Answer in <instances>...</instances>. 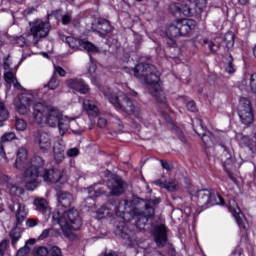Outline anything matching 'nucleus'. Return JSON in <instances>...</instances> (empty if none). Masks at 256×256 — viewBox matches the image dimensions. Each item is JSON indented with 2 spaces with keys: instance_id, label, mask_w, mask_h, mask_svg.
Wrapping results in <instances>:
<instances>
[{
  "instance_id": "f257e3e1",
  "label": "nucleus",
  "mask_w": 256,
  "mask_h": 256,
  "mask_svg": "<svg viewBox=\"0 0 256 256\" xmlns=\"http://www.w3.org/2000/svg\"><path fill=\"white\" fill-rule=\"evenodd\" d=\"M33 117L37 125H41L44 121L49 127H58L59 131L65 133L67 124L63 122V113L53 105H45L38 102L34 105Z\"/></svg>"
},
{
  "instance_id": "f03ea898",
  "label": "nucleus",
  "mask_w": 256,
  "mask_h": 256,
  "mask_svg": "<svg viewBox=\"0 0 256 256\" xmlns=\"http://www.w3.org/2000/svg\"><path fill=\"white\" fill-rule=\"evenodd\" d=\"M52 221L54 225H59L62 233L66 236L67 239H71L73 231H79L83 226V220L81 219V215H79V211L77 209H70L69 211L61 214V212H54L52 215Z\"/></svg>"
},
{
  "instance_id": "7ed1b4c3",
  "label": "nucleus",
  "mask_w": 256,
  "mask_h": 256,
  "mask_svg": "<svg viewBox=\"0 0 256 256\" xmlns=\"http://www.w3.org/2000/svg\"><path fill=\"white\" fill-rule=\"evenodd\" d=\"M134 75L140 81L147 83L151 95H161L163 88L161 87V78L157 72V68L151 64L140 63L136 65Z\"/></svg>"
},
{
  "instance_id": "20e7f679",
  "label": "nucleus",
  "mask_w": 256,
  "mask_h": 256,
  "mask_svg": "<svg viewBox=\"0 0 256 256\" xmlns=\"http://www.w3.org/2000/svg\"><path fill=\"white\" fill-rule=\"evenodd\" d=\"M45 159L41 156H34L31 165L24 171L23 179L27 191H35L39 187V177L43 173Z\"/></svg>"
},
{
  "instance_id": "39448f33",
  "label": "nucleus",
  "mask_w": 256,
  "mask_h": 256,
  "mask_svg": "<svg viewBox=\"0 0 256 256\" xmlns=\"http://www.w3.org/2000/svg\"><path fill=\"white\" fill-rule=\"evenodd\" d=\"M136 215L135 226L139 231H147L149 229V219L155 217V208L147 205L143 199H138L136 206L133 209Z\"/></svg>"
},
{
  "instance_id": "423d86ee",
  "label": "nucleus",
  "mask_w": 256,
  "mask_h": 256,
  "mask_svg": "<svg viewBox=\"0 0 256 256\" xmlns=\"http://www.w3.org/2000/svg\"><path fill=\"white\" fill-rule=\"evenodd\" d=\"M195 197L196 203L201 209H209L213 205H225V199L220 194H215L208 189L198 190Z\"/></svg>"
},
{
  "instance_id": "0eeeda50",
  "label": "nucleus",
  "mask_w": 256,
  "mask_h": 256,
  "mask_svg": "<svg viewBox=\"0 0 256 256\" xmlns=\"http://www.w3.org/2000/svg\"><path fill=\"white\" fill-rule=\"evenodd\" d=\"M169 9L173 15H184V17H194V15H201L203 12L197 11V6L187 0L181 2L171 3Z\"/></svg>"
},
{
  "instance_id": "6e6552de",
  "label": "nucleus",
  "mask_w": 256,
  "mask_h": 256,
  "mask_svg": "<svg viewBox=\"0 0 256 256\" xmlns=\"http://www.w3.org/2000/svg\"><path fill=\"white\" fill-rule=\"evenodd\" d=\"M238 115L243 125H246L247 127H249V125H253V122L255 121V115L253 114V106L251 105V100H249V98H240Z\"/></svg>"
},
{
  "instance_id": "1a4fd4ad",
  "label": "nucleus",
  "mask_w": 256,
  "mask_h": 256,
  "mask_svg": "<svg viewBox=\"0 0 256 256\" xmlns=\"http://www.w3.org/2000/svg\"><path fill=\"white\" fill-rule=\"evenodd\" d=\"M107 187L110 189V197H121L125 193V181L119 175L112 176L107 181Z\"/></svg>"
},
{
  "instance_id": "9d476101",
  "label": "nucleus",
  "mask_w": 256,
  "mask_h": 256,
  "mask_svg": "<svg viewBox=\"0 0 256 256\" xmlns=\"http://www.w3.org/2000/svg\"><path fill=\"white\" fill-rule=\"evenodd\" d=\"M45 183H67V175L64 171L59 169L51 168L44 170L43 174H40Z\"/></svg>"
},
{
  "instance_id": "9b49d317",
  "label": "nucleus",
  "mask_w": 256,
  "mask_h": 256,
  "mask_svg": "<svg viewBox=\"0 0 256 256\" xmlns=\"http://www.w3.org/2000/svg\"><path fill=\"white\" fill-rule=\"evenodd\" d=\"M29 25L30 32L34 35H37L40 39H43V37H47V35H49V31L51 29L49 23L44 22L41 19H37L33 22H30Z\"/></svg>"
},
{
  "instance_id": "f8f14e48",
  "label": "nucleus",
  "mask_w": 256,
  "mask_h": 256,
  "mask_svg": "<svg viewBox=\"0 0 256 256\" xmlns=\"http://www.w3.org/2000/svg\"><path fill=\"white\" fill-rule=\"evenodd\" d=\"M93 33H98L100 37H107L109 33L113 31V27L111 26V22L105 18H98L91 27Z\"/></svg>"
},
{
  "instance_id": "ddd939ff",
  "label": "nucleus",
  "mask_w": 256,
  "mask_h": 256,
  "mask_svg": "<svg viewBox=\"0 0 256 256\" xmlns=\"http://www.w3.org/2000/svg\"><path fill=\"white\" fill-rule=\"evenodd\" d=\"M34 143L38 145L41 153H48L49 149H51V137L47 132H36L34 136Z\"/></svg>"
},
{
  "instance_id": "4468645a",
  "label": "nucleus",
  "mask_w": 256,
  "mask_h": 256,
  "mask_svg": "<svg viewBox=\"0 0 256 256\" xmlns=\"http://www.w3.org/2000/svg\"><path fill=\"white\" fill-rule=\"evenodd\" d=\"M116 235L123 239L126 245H133L135 241H137V236L135 235V231L131 230L127 224H123L118 226L116 229Z\"/></svg>"
},
{
  "instance_id": "2eb2a0df",
  "label": "nucleus",
  "mask_w": 256,
  "mask_h": 256,
  "mask_svg": "<svg viewBox=\"0 0 256 256\" xmlns=\"http://www.w3.org/2000/svg\"><path fill=\"white\" fill-rule=\"evenodd\" d=\"M157 247H165L167 245V226L165 224L156 225L152 230Z\"/></svg>"
},
{
  "instance_id": "dca6fc26",
  "label": "nucleus",
  "mask_w": 256,
  "mask_h": 256,
  "mask_svg": "<svg viewBox=\"0 0 256 256\" xmlns=\"http://www.w3.org/2000/svg\"><path fill=\"white\" fill-rule=\"evenodd\" d=\"M66 87L72 89L73 91H78L81 95H87L89 93L90 88L85 83V81L81 78H69L65 81Z\"/></svg>"
},
{
  "instance_id": "f3484780",
  "label": "nucleus",
  "mask_w": 256,
  "mask_h": 256,
  "mask_svg": "<svg viewBox=\"0 0 256 256\" xmlns=\"http://www.w3.org/2000/svg\"><path fill=\"white\" fill-rule=\"evenodd\" d=\"M108 101L113 107L121 109V111L129 112V110L135 107L133 101L129 97H123L122 100H120L119 97H109Z\"/></svg>"
},
{
  "instance_id": "a211bd4d",
  "label": "nucleus",
  "mask_w": 256,
  "mask_h": 256,
  "mask_svg": "<svg viewBox=\"0 0 256 256\" xmlns=\"http://www.w3.org/2000/svg\"><path fill=\"white\" fill-rule=\"evenodd\" d=\"M224 170L227 173L229 179L233 181V183H237V178L235 177V174L233 173L234 171H237L241 167V164L235 160V157L231 156L227 158L224 161Z\"/></svg>"
},
{
  "instance_id": "6ab92c4d",
  "label": "nucleus",
  "mask_w": 256,
  "mask_h": 256,
  "mask_svg": "<svg viewBox=\"0 0 256 256\" xmlns=\"http://www.w3.org/2000/svg\"><path fill=\"white\" fill-rule=\"evenodd\" d=\"M31 98L29 97H16L14 98V105L17 113L20 115H26L31 106Z\"/></svg>"
},
{
  "instance_id": "aec40b11",
  "label": "nucleus",
  "mask_w": 256,
  "mask_h": 256,
  "mask_svg": "<svg viewBox=\"0 0 256 256\" xmlns=\"http://www.w3.org/2000/svg\"><path fill=\"white\" fill-rule=\"evenodd\" d=\"M2 181L6 183V189L10 195L13 197H19V195H23L25 193V190L15 184H13V181L11 180V177L7 175L1 176Z\"/></svg>"
},
{
  "instance_id": "412c9836",
  "label": "nucleus",
  "mask_w": 256,
  "mask_h": 256,
  "mask_svg": "<svg viewBox=\"0 0 256 256\" xmlns=\"http://www.w3.org/2000/svg\"><path fill=\"white\" fill-rule=\"evenodd\" d=\"M178 23V29L180 31V37L189 35L192 29H195V21L191 19H180L176 21Z\"/></svg>"
},
{
  "instance_id": "4be33fe9",
  "label": "nucleus",
  "mask_w": 256,
  "mask_h": 256,
  "mask_svg": "<svg viewBox=\"0 0 256 256\" xmlns=\"http://www.w3.org/2000/svg\"><path fill=\"white\" fill-rule=\"evenodd\" d=\"M57 200L60 207H63L64 209H69V207H71V205L73 204L74 198L73 194L69 192L58 191Z\"/></svg>"
},
{
  "instance_id": "5701e85b",
  "label": "nucleus",
  "mask_w": 256,
  "mask_h": 256,
  "mask_svg": "<svg viewBox=\"0 0 256 256\" xmlns=\"http://www.w3.org/2000/svg\"><path fill=\"white\" fill-rule=\"evenodd\" d=\"M82 107L89 117H99V108L95 101L86 98L83 100Z\"/></svg>"
},
{
  "instance_id": "b1692460",
  "label": "nucleus",
  "mask_w": 256,
  "mask_h": 256,
  "mask_svg": "<svg viewBox=\"0 0 256 256\" xmlns=\"http://www.w3.org/2000/svg\"><path fill=\"white\" fill-rule=\"evenodd\" d=\"M232 215L236 219V223L240 229H243L244 235H247V231L249 230V223L247 222V218H245V214L242 213L240 209L232 210Z\"/></svg>"
},
{
  "instance_id": "393cba45",
  "label": "nucleus",
  "mask_w": 256,
  "mask_h": 256,
  "mask_svg": "<svg viewBox=\"0 0 256 256\" xmlns=\"http://www.w3.org/2000/svg\"><path fill=\"white\" fill-rule=\"evenodd\" d=\"M25 165H27V149L20 148L16 154L14 167L19 171H23V169H25Z\"/></svg>"
},
{
  "instance_id": "a878e982",
  "label": "nucleus",
  "mask_w": 256,
  "mask_h": 256,
  "mask_svg": "<svg viewBox=\"0 0 256 256\" xmlns=\"http://www.w3.org/2000/svg\"><path fill=\"white\" fill-rule=\"evenodd\" d=\"M23 223L20 222L19 224L17 222L14 223V227L9 233V237L11 239V244L13 247H17V242L19 239H21V235H23Z\"/></svg>"
},
{
  "instance_id": "bb28decb",
  "label": "nucleus",
  "mask_w": 256,
  "mask_h": 256,
  "mask_svg": "<svg viewBox=\"0 0 256 256\" xmlns=\"http://www.w3.org/2000/svg\"><path fill=\"white\" fill-rule=\"evenodd\" d=\"M34 206L36 207V210L39 211V213L44 215V217H49V215H51V208H49V204L47 203L46 199L36 198L34 200Z\"/></svg>"
},
{
  "instance_id": "cd10ccee",
  "label": "nucleus",
  "mask_w": 256,
  "mask_h": 256,
  "mask_svg": "<svg viewBox=\"0 0 256 256\" xmlns=\"http://www.w3.org/2000/svg\"><path fill=\"white\" fill-rule=\"evenodd\" d=\"M53 152L56 163H62L63 159H65V143L63 140L54 144Z\"/></svg>"
},
{
  "instance_id": "c85d7f7f",
  "label": "nucleus",
  "mask_w": 256,
  "mask_h": 256,
  "mask_svg": "<svg viewBox=\"0 0 256 256\" xmlns=\"http://www.w3.org/2000/svg\"><path fill=\"white\" fill-rule=\"evenodd\" d=\"M18 209L16 211V221L18 224L23 223L27 219V211H25V204L17 202Z\"/></svg>"
},
{
  "instance_id": "c756f323",
  "label": "nucleus",
  "mask_w": 256,
  "mask_h": 256,
  "mask_svg": "<svg viewBox=\"0 0 256 256\" xmlns=\"http://www.w3.org/2000/svg\"><path fill=\"white\" fill-rule=\"evenodd\" d=\"M15 89H18V91H22V95H28L30 97H37L39 95H41V92L38 90H27L25 89L23 86H21V83H19V81H15L13 83Z\"/></svg>"
},
{
  "instance_id": "7c9ffc66",
  "label": "nucleus",
  "mask_w": 256,
  "mask_h": 256,
  "mask_svg": "<svg viewBox=\"0 0 256 256\" xmlns=\"http://www.w3.org/2000/svg\"><path fill=\"white\" fill-rule=\"evenodd\" d=\"M166 37H168V39L171 38H175V37H181V32L179 31V25L177 23V21L175 22V24H171L167 31H166Z\"/></svg>"
},
{
  "instance_id": "2f4dec72",
  "label": "nucleus",
  "mask_w": 256,
  "mask_h": 256,
  "mask_svg": "<svg viewBox=\"0 0 256 256\" xmlns=\"http://www.w3.org/2000/svg\"><path fill=\"white\" fill-rule=\"evenodd\" d=\"M89 193L92 195V197L109 196V194H107V190H105V187L99 185H94V187L90 188Z\"/></svg>"
},
{
  "instance_id": "473e14b6",
  "label": "nucleus",
  "mask_w": 256,
  "mask_h": 256,
  "mask_svg": "<svg viewBox=\"0 0 256 256\" xmlns=\"http://www.w3.org/2000/svg\"><path fill=\"white\" fill-rule=\"evenodd\" d=\"M24 37L26 39V45L28 47H31V45H37L39 43V37L37 34H34L33 32H28L24 34Z\"/></svg>"
},
{
  "instance_id": "72a5a7b5",
  "label": "nucleus",
  "mask_w": 256,
  "mask_h": 256,
  "mask_svg": "<svg viewBox=\"0 0 256 256\" xmlns=\"http://www.w3.org/2000/svg\"><path fill=\"white\" fill-rule=\"evenodd\" d=\"M66 43L71 47V49H79L81 47L83 40L77 39L73 36L66 37Z\"/></svg>"
},
{
  "instance_id": "f704fd0d",
  "label": "nucleus",
  "mask_w": 256,
  "mask_h": 256,
  "mask_svg": "<svg viewBox=\"0 0 256 256\" xmlns=\"http://www.w3.org/2000/svg\"><path fill=\"white\" fill-rule=\"evenodd\" d=\"M7 119H9V111L5 108V104L0 102V127H3Z\"/></svg>"
},
{
  "instance_id": "c9c22d12",
  "label": "nucleus",
  "mask_w": 256,
  "mask_h": 256,
  "mask_svg": "<svg viewBox=\"0 0 256 256\" xmlns=\"http://www.w3.org/2000/svg\"><path fill=\"white\" fill-rule=\"evenodd\" d=\"M189 3H193L194 7H197L198 13H203L205 11V7H207V0H186Z\"/></svg>"
},
{
  "instance_id": "e433bc0d",
  "label": "nucleus",
  "mask_w": 256,
  "mask_h": 256,
  "mask_svg": "<svg viewBox=\"0 0 256 256\" xmlns=\"http://www.w3.org/2000/svg\"><path fill=\"white\" fill-rule=\"evenodd\" d=\"M81 47L86 51H89V53H99V48L89 41L82 40Z\"/></svg>"
},
{
  "instance_id": "4c0bfd02",
  "label": "nucleus",
  "mask_w": 256,
  "mask_h": 256,
  "mask_svg": "<svg viewBox=\"0 0 256 256\" xmlns=\"http://www.w3.org/2000/svg\"><path fill=\"white\" fill-rule=\"evenodd\" d=\"M60 83L59 78L56 75H53L48 84L44 86V89H47L48 87L51 91H55V89L59 87Z\"/></svg>"
},
{
  "instance_id": "58836bf2",
  "label": "nucleus",
  "mask_w": 256,
  "mask_h": 256,
  "mask_svg": "<svg viewBox=\"0 0 256 256\" xmlns=\"http://www.w3.org/2000/svg\"><path fill=\"white\" fill-rule=\"evenodd\" d=\"M128 113H131L139 121V123H143V113L141 112V108L134 106L132 107Z\"/></svg>"
},
{
  "instance_id": "ea45409f",
  "label": "nucleus",
  "mask_w": 256,
  "mask_h": 256,
  "mask_svg": "<svg viewBox=\"0 0 256 256\" xmlns=\"http://www.w3.org/2000/svg\"><path fill=\"white\" fill-rule=\"evenodd\" d=\"M164 189L173 193L174 191H177V189H179V184H177L175 180H166Z\"/></svg>"
},
{
  "instance_id": "a19ab883",
  "label": "nucleus",
  "mask_w": 256,
  "mask_h": 256,
  "mask_svg": "<svg viewBox=\"0 0 256 256\" xmlns=\"http://www.w3.org/2000/svg\"><path fill=\"white\" fill-rule=\"evenodd\" d=\"M34 256H49V249L45 246L35 247L33 250Z\"/></svg>"
},
{
  "instance_id": "79ce46f5",
  "label": "nucleus",
  "mask_w": 256,
  "mask_h": 256,
  "mask_svg": "<svg viewBox=\"0 0 256 256\" xmlns=\"http://www.w3.org/2000/svg\"><path fill=\"white\" fill-rule=\"evenodd\" d=\"M14 139H17V136L14 132H7L0 138V141L2 143H11V141H14Z\"/></svg>"
},
{
  "instance_id": "37998d69",
  "label": "nucleus",
  "mask_w": 256,
  "mask_h": 256,
  "mask_svg": "<svg viewBox=\"0 0 256 256\" xmlns=\"http://www.w3.org/2000/svg\"><path fill=\"white\" fill-rule=\"evenodd\" d=\"M172 129L182 143H187V137H185V134L181 128L174 125Z\"/></svg>"
},
{
  "instance_id": "c03bdc74",
  "label": "nucleus",
  "mask_w": 256,
  "mask_h": 256,
  "mask_svg": "<svg viewBox=\"0 0 256 256\" xmlns=\"http://www.w3.org/2000/svg\"><path fill=\"white\" fill-rule=\"evenodd\" d=\"M204 44L207 45L208 44V49L210 51H212V53H217V51H219L221 45L219 43H215L213 41H209V40H204Z\"/></svg>"
},
{
  "instance_id": "a18cd8bd",
  "label": "nucleus",
  "mask_w": 256,
  "mask_h": 256,
  "mask_svg": "<svg viewBox=\"0 0 256 256\" xmlns=\"http://www.w3.org/2000/svg\"><path fill=\"white\" fill-rule=\"evenodd\" d=\"M226 72L227 73H235V64H233V56L229 55L227 58V64H226Z\"/></svg>"
},
{
  "instance_id": "49530a36",
  "label": "nucleus",
  "mask_w": 256,
  "mask_h": 256,
  "mask_svg": "<svg viewBox=\"0 0 256 256\" xmlns=\"http://www.w3.org/2000/svg\"><path fill=\"white\" fill-rule=\"evenodd\" d=\"M4 80L6 81V83L8 85H11V83H14L17 81V77L15 76V74L11 71L5 72L4 73Z\"/></svg>"
},
{
  "instance_id": "de8ad7c7",
  "label": "nucleus",
  "mask_w": 256,
  "mask_h": 256,
  "mask_svg": "<svg viewBox=\"0 0 256 256\" xmlns=\"http://www.w3.org/2000/svg\"><path fill=\"white\" fill-rule=\"evenodd\" d=\"M48 256H63V251L61 250V248H59V246H52L49 249Z\"/></svg>"
},
{
  "instance_id": "09e8293b",
  "label": "nucleus",
  "mask_w": 256,
  "mask_h": 256,
  "mask_svg": "<svg viewBox=\"0 0 256 256\" xmlns=\"http://www.w3.org/2000/svg\"><path fill=\"white\" fill-rule=\"evenodd\" d=\"M15 127L17 131H25L27 129V123L23 119H16Z\"/></svg>"
},
{
  "instance_id": "8fccbe9b",
  "label": "nucleus",
  "mask_w": 256,
  "mask_h": 256,
  "mask_svg": "<svg viewBox=\"0 0 256 256\" xmlns=\"http://www.w3.org/2000/svg\"><path fill=\"white\" fill-rule=\"evenodd\" d=\"M73 19V13L67 12L64 15H62V25H69Z\"/></svg>"
},
{
  "instance_id": "3c124183",
  "label": "nucleus",
  "mask_w": 256,
  "mask_h": 256,
  "mask_svg": "<svg viewBox=\"0 0 256 256\" xmlns=\"http://www.w3.org/2000/svg\"><path fill=\"white\" fill-rule=\"evenodd\" d=\"M9 248V240H3L0 242V256H5L7 249Z\"/></svg>"
},
{
  "instance_id": "603ef678",
  "label": "nucleus",
  "mask_w": 256,
  "mask_h": 256,
  "mask_svg": "<svg viewBox=\"0 0 256 256\" xmlns=\"http://www.w3.org/2000/svg\"><path fill=\"white\" fill-rule=\"evenodd\" d=\"M53 75H59L60 77H65L67 75V71L63 69L61 66L54 65Z\"/></svg>"
},
{
  "instance_id": "864d4df0",
  "label": "nucleus",
  "mask_w": 256,
  "mask_h": 256,
  "mask_svg": "<svg viewBox=\"0 0 256 256\" xmlns=\"http://www.w3.org/2000/svg\"><path fill=\"white\" fill-rule=\"evenodd\" d=\"M31 253V248L29 246H23L17 251V256H27Z\"/></svg>"
},
{
  "instance_id": "5fc2aeb1",
  "label": "nucleus",
  "mask_w": 256,
  "mask_h": 256,
  "mask_svg": "<svg viewBox=\"0 0 256 256\" xmlns=\"http://www.w3.org/2000/svg\"><path fill=\"white\" fill-rule=\"evenodd\" d=\"M16 44L18 45V47H25V45L27 46L25 34L16 38Z\"/></svg>"
},
{
  "instance_id": "6e6d98bb",
  "label": "nucleus",
  "mask_w": 256,
  "mask_h": 256,
  "mask_svg": "<svg viewBox=\"0 0 256 256\" xmlns=\"http://www.w3.org/2000/svg\"><path fill=\"white\" fill-rule=\"evenodd\" d=\"M53 231H55V229L53 228L43 230V232L39 236L40 241H43V239H47L49 237V233H53Z\"/></svg>"
},
{
  "instance_id": "4d7b16f0",
  "label": "nucleus",
  "mask_w": 256,
  "mask_h": 256,
  "mask_svg": "<svg viewBox=\"0 0 256 256\" xmlns=\"http://www.w3.org/2000/svg\"><path fill=\"white\" fill-rule=\"evenodd\" d=\"M250 89L253 93H256V74L250 76Z\"/></svg>"
},
{
  "instance_id": "13d9d810",
  "label": "nucleus",
  "mask_w": 256,
  "mask_h": 256,
  "mask_svg": "<svg viewBox=\"0 0 256 256\" xmlns=\"http://www.w3.org/2000/svg\"><path fill=\"white\" fill-rule=\"evenodd\" d=\"M237 139L242 143V145H249V136L238 134Z\"/></svg>"
},
{
  "instance_id": "bf43d9fd",
  "label": "nucleus",
  "mask_w": 256,
  "mask_h": 256,
  "mask_svg": "<svg viewBox=\"0 0 256 256\" xmlns=\"http://www.w3.org/2000/svg\"><path fill=\"white\" fill-rule=\"evenodd\" d=\"M160 163H161V167L163 169H165L166 171H172V169H173V164L172 163H169L166 160H160Z\"/></svg>"
},
{
  "instance_id": "052dcab7",
  "label": "nucleus",
  "mask_w": 256,
  "mask_h": 256,
  "mask_svg": "<svg viewBox=\"0 0 256 256\" xmlns=\"http://www.w3.org/2000/svg\"><path fill=\"white\" fill-rule=\"evenodd\" d=\"M143 201L148 205V207H153L155 209L154 206L151 205H159V203H161V199L159 198H155V199H150V200H144Z\"/></svg>"
},
{
  "instance_id": "680f3d73",
  "label": "nucleus",
  "mask_w": 256,
  "mask_h": 256,
  "mask_svg": "<svg viewBox=\"0 0 256 256\" xmlns=\"http://www.w3.org/2000/svg\"><path fill=\"white\" fill-rule=\"evenodd\" d=\"M186 107L188 111H191L192 113H195V111H197V104H195V101L187 102Z\"/></svg>"
},
{
  "instance_id": "e2e57ef3",
  "label": "nucleus",
  "mask_w": 256,
  "mask_h": 256,
  "mask_svg": "<svg viewBox=\"0 0 256 256\" xmlns=\"http://www.w3.org/2000/svg\"><path fill=\"white\" fill-rule=\"evenodd\" d=\"M68 157H77L79 155V149L77 148H71L67 151Z\"/></svg>"
},
{
  "instance_id": "0e129e2a",
  "label": "nucleus",
  "mask_w": 256,
  "mask_h": 256,
  "mask_svg": "<svg viewBox=\"0 0 256 256\" xmlns=\"http://www.w3.org/2000/svg\"><path fill=\"white\" fill-rule=\"evenodd\" d=\"M97 125L100 129H105L107 127V119L105 118H99Z\"/></svg>"
},
{
  "instance_id": "69168bd1",
  "label": "nucleus",
  "mask_w": 256,
  "mask_h": 256,
  "mask_svg": "<svg viewBox=\"0 0 256 256\" xmlns=\"http://www.w3.org/2000/svg\"><path fill=\"white\" fill-rule=\"evenodd\" d=\"M0 157L7 161V154L5 153V148L3 147L2 141H0Z\"/></svg>"
},
{
  "instance_id": "338daca9",
  "label": "nucleus",
  "mask_w": 256,
  "mask_h": 256,
  "mask_svg": "<svg viewBox=\"0 0 256 256\" xmlns=\"http://www.w3.org/2000/svg\"><path fill=\"white\" fill-rule=\"evenodd\" d=\"M232 255H237V256L243 255V248H241V246H237L232 252Z\"/></svg>"
},
{
  "instance_id": "774afa93",
  "label": "nucleus",
  "mask_w": 256,
  "mask_h": 256,
  "mask_svg": "<svg viewBox=\"0 0 256 256\" xmlns=\"http://www.w3.org/2000/svg\"><path fill=\"white\" fill-rule=\"evenodd\" d=\"M26 225H27V227H36L37 220L36 219H27Z\"/></svg>"
}]
</instances>
